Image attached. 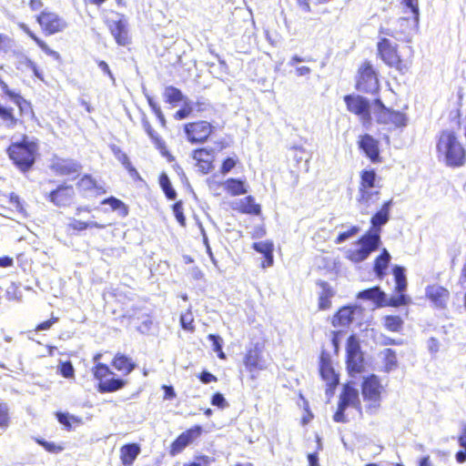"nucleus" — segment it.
<instances>
[{
    "instance_id": "f257e3e1",
    "label": "nucleus",
    "mask_w": 466,
    "mask_h": 466,
    "mask_svg": "<svg viewBox=\"0 0 466 466\" xmlns=\"http://www.w3.org/2000/svg\"><path fill=\"white\" fill-rule=\"evenodd\" d=\"M437 154L440 161L451 167H462L466 162V154L462 144L453 131L444 130L437 143Z\"/></svg>"
},
{
    "instance_id": "f03ea898",
    "label": "nucleus",
    "mask_w": 466,
    "mask_h": 466,
    "mask_svg": "<svg viewBox=\"0 0 466 466\" xmlns=\"http://www.w3.org/2000/svg\"><path fill=\"white\" fill-rule=\"evenodd\" d=\"M37 146L35 141L24 137L22 141L14 142L8 147V155L14 163L23 171L29 169L35 163Z\"/></svg>"
},
{
    "instance_id": "7ed1b4c3",
    "label": "nucleus",
    "mask_w": 466,
    "mask_h": 466,
    "mask_svg": "<svg viewBox=\"0 0 466 466\" xmlns=\"http://www.w3.org/2000/svg\"><path fill=\"white\" fill-rule=\"evenodd\" d=\"M411 14V17H400L392 29L391 35L400 41L410 42L412 35L418 30L419 26V4L418 0L412 2V5L408 1L401 2Z\"/></svg>"
},
{
    "instance_id": "20e7f679",
    "label": "nucleus",
    "mask_w": 466,
    "mask_h": 466,
    "mask_svg": "<svg viewBox=\"0 0 466 466\" xmlns=\"http://www.w3.org/2000/svg\"><path fill=\"white\" fill-rule=\"evenodd\" d=\"M377 175L374 170H364L361 173L359 203L367 209L379 200Z\"/></svg>"
},
{
    "instance_id": "39448f33",
    "label": "nucleus",
    "mask_w": 466,
    "mask_h": 466,
    "mask_svg": "<svg viewBox=\"0 0 466 466\" xmlns=\"http://www.w3.org/2000/svg\"><path fill=\"white\" fill-rule=\"evenodd\" d=\"M380 241L379 232L368 233L356 243L357 248L348 250L347 258L354 263L361 262L378 248Z\"/></svg>"
},
{
    "instance_id": "423d86ee",
    "label": "nucleus",
    "mask_w": 466,
    "mask_h": 466,
    "mask_svg": "<svg viewBox=\"0 0 466 466\" xmlns=\"http://www.w3.org/2000/svg\"><path fill=\"white\" fill-rule=\"evenodd\" d=\"M378 51L381 59L390 67H395L399 72L404 74L410 68V63L401 60L397 53V46L390 40L383 38L378 43Z\"/></svg>"
},
{
    "instance_id": "0eeeda50",
    "label": "nucleus",
    "mask_w": 466,
    "mask_h": 466,
    "mask_svg": "<svg viewBox=\"0 0 466 466\" xmlns=\"http://www.w3.org/2000/svg\"><path fill=\"white\" fill-rule=\"evenodd\" d=\"M374 114L379 123L393 125L396 127L407 125V117L403 113L385 107L380 99L375 100Z\"/></svg>"
},
{
    "instance_id": "6e6552de",
    "label": "nucleus",
    "mask_w": 466,
    "mask_h": 466,
    "mask_svg": "<svg viewBox=\"0 0 466 466\" xmlns=\"http://www.w3.org/2000/svg\"><path fill=\"white\" fill-rule=\"evenodd\" d=\"M36 21L46 35H55L64 31L67 23L57 14L44 10L36 17Z\"/></svg>"
},
{
    "instance_id": "1a4fd4ad",
    "label": "nucleus",
    "mask_w": 466,
    "mask_h": 466,
    "mask_svg": "<svg viewBox=\"0 0 466 466\" xmlns=\"http://www.w3.org/2000/svg\"><path fill=\"white\" fill-rule=\"evenodd\" d=\"M344 101L347 109L357 115L363 123L370 121V104L367 98L358 95H347L344 96Z\"/></svg>"
},
{
    "instance_id": "9d476101",
    "label": "nucleus",
    "mask_w": 466,
    "mask_h": 466,
    "mask_svg": "<svg viewBox=\"0 0 466 466\" xmlns=\"http://www.w3.org/2000/svg\"><path fill=\"white\" fill-rule=\"evenodd\" d=\"M362 396L364 400L370 401L369 410H376L380 406V383L377 376L370 375L363 380Z\"/></svg>"
},
{
    "instance_id": "9b49d317",
    "label": "nucleus",
    "mask_w": 466,
    "mask_h": 466,
    "mask_svg": "<svg viewBox=\"0 0 466 466\" xmlns=\"http://www.w3.org/2000/svg\"><path fill=\"white\" fill-rule=\"evenodd\" d=\"M347 368L350 373H360L363 369L360 346L354 336H350L347 342Z\"/></svg>"
},
{
    "instance_id": "f8f14e48",
    "label": "nucleus",
    "mask_w": 466,
    "mask_h": 466,
    "mask_svg": "<svg viewBox=\"0 0 466 466\" xmlns=\"http://www.w3.org/2000/svg\"><path fill=\"white\" fill-rule=\"evenodd\" d=\"M379 88V80L371 65L365 63L360 69L357 89L361 92L374 93Z\"/></svg>"
},
{
    "instance_id": "ddd939ff",
    "label": "nucleus",
    "mask_w": 466,
    "mask_h": 466,
    "mask_svg": "<svg viewBox=\"0 0 466 466\" xmlns=\"http://www.w3.org/2000/svg\"><path fill=\"white\" fill-rule=\"evenodd\" d=\"M212 131L211 125L207 121L189 123L185 126V132L191 143H201L207 140Z\"/></svg>"
},
{
    "instance_id": "4468645a",
    "label": "nucleus",
    "mask_w": 466,
    "mask_h": 466,
    "mask_svg": "<svg viewBox=\"0 0 466 466\" xmlns=\"http://www.w3.org/2000/svg\"><path fill=\"white\" fill-rule=\"evenodd\" d=\"M393 275L395 279V291L398 293L397 297L390 299V304L392 306H400L406 304L407 298L403 292L407 289V279L405 275V268L401 266H395L393 268Z\"/></svg>"
},
{
    "instance_id": "2eb2a0df",
    "label": "nucleus",
    "mask_w": 466,
    "mask_h": 466,
    "mask_svg": "<svg viewBox=\"0 0 466 466\" xmlns=\"http://www.w3.org/2000/svg\"><path fill=\"white\" fill-rule=\"evenodd\" d=\"M201 432V426H195L182 432L172 443L170 454L175 456L180 453L187 445H189L194 440L200 436Z\"/></svg>"
},
{
    "instance_id": "dca6fc26",
    "label": "nucleus",
    "mask_w": 466,
    "mask_h": 466,
    "mask_svg": "<svg viewBox=\"0 0 466 466\" xmlns=\"http://www.w3.org/2000/svg\"><path fill=\"white\" fill-rule=\"evenodd\" d=\"M51 169L57 175H77L81 170V165L73 159L55 158L51 164Z\"/></svg>"
},
{
    "instance_id": "f3484780",
    "label": "nucleus",
    "mask_w": 466,
    "mask_h": 466,
    "mask_svg": "<svg viewBox=\"0 0 466 466\" xmlns=\"http://www.w3.org/2000/svg\"><path fill=\"white\" fill-rule=\"evenodd\" d=\"M75 196V191L71 186H60L49 194V199L57 207L69 206Z\"/></svg>"
},
{
    "instance_id": "a211bd4d",
    "label": "nucleus",
    "mask_w": 466,
    "mask_h": 466,
    "mask_svg": "<svg viewBox=\"0 0 466 466\" xmlns=\"http://www.w3.org/2000/svg\"><path fill=\"white\" fill-rule=\"evenodd\" d=\"M359 146L373 163L380 161L379 143L370 135L361 136Z\"/></svg>"
},
{
    "instance_id": "6ab92c4d",
    "label": "nucleus",
    "mask_w": 466,
    "mask_h": 466,
    "mask_svg": "<svg viewBox=\"0 0 466 466\" xmlns=\"http://www.w3.org/2000/svg\"><path fill=\"white\" fill-rule=\"evenodd\" d=\"M426 296L435 307L442 309L449 300L450 292L441 286L432 285L426 289Z\"/></svg>"
},
{
    "instance_id": "aec40b11",
    "label": "nucleus",
    "mask_w": 466,
    "mask_h": 466,
    "mask_svg": "<svg viewBox=\"0 0 466 466\" xmlns=\"http://www.w3.org/2000/svg\"><path fill=\"white\" fill-rule=\"evenodd\" d=\"M107 25L112 35L118 45L126 46L128 44L127 23L124 20H108Z\"/></svg>"
},
{
    "instance_id": "412c9836",
    "label": "nucleus",
    "mask_w": 466,
    "mask_h": 466,
    "mask_svg": "<svg viewBox=\"0 0 466 466\" xmlns=\"http://www.w3.org/2000/svg\"><path fill=\"white\" fill-rule=\"evenodd\" d=\"M339 405L347 409L350 406L359 408L360 399L358 390L350 385H346L339 396Z\"/></svg>"
},
{
    "instance_id": "4be33fe9",
    "label": "nucleus",
    "mask_w": 466,
    "mask_h": 466,
    "mask_svg": "<svg viewBox=\"0 0 466 466\" xmlns=\"http://www.w3.org/2000/svg\"><path fill=\"white\" fill-rule=\"evenodd\" d=\"M364 318L363 310L358 306H346L336 314L334 320H358Z\"/></svg>"
},
{
    "instance_id": "5701e85b",
    "label": "nucleus",
    "mask_w": 466,
    "mask_h": 466,
    "mask_svg": "<svg viewBox=\"0 0 466 466\" xmlns=\"http://www.w3.org/2000/svg\"><path fill=\"white\" fill-rule=\"evenodd\" d=\"M253 248L261 253L265 257V260L261 263L263 268L273 265V244L269 241H259L253 244Z\"/></svg>"
},
{
    "instance_id": "b1692460",
    "label": "nucleus",
    "mask_w": 466,
    "mask_h": 466,
    "mask_svg": "<svg viewBox=\"0 0 466 466\" xmlns=\"http://www.w3.org/2000/svg\"><path fill=\"white\" fill-rule=\"evenodd\" d=\"M358 299L371 300L379 306H383L386 304V295L383 291L380 290L379 287H374L360 291L358 294Z\"/></svg>"
},
{
    "instance_id": "393cba45",
    "label": "nucleus",
    "mask_w": 466,
    "mask_h": 466,
    "mask_svg": "<svg viewBox=\"0 0 466 466\" xmlns=\"http://www.w3.org/2000/svg\"><path fill=\"white\" fill-rule=\"evenodd\" d=\"M140 448L136 443L126 444L120 449V457L125 466H131L138 456Z\"/></svg>"
},
{
    "instance_id": "a878e982",
    "label": "nucleus",
    "mask_w": 466,
    "mask_h": 466,
    "mask_svg": "<svg viewBox=\"0 0 466 466\" xmlns=\"http://www.w3.org/2000/svg\"><path fill=\"white\" fill-rule=\"evenodd\" d=\"M235 204H236V208H234L238 209L242 213L253 214V215H258L260 213L259 205L255 203V199L251 196L246 197V198L238 200Z\"/></svg>"
},
{
    "instance_id": "bb28decb",
    "label": "nucleus",
    "mask_w": 466,
    "mask_h": 466,
    "mask_svg": "<svg viewBox=\"0 0 466 466\" xmlns=\"http://www.w3.org/2000/svg\"><path fill=\"white\" fill-rule=\"evenodd\" d=\"M244 363L250 371L263 370L266 367L265 361L260 359L257 349L250 350L246 354Z\"/></svg>"
},
{
    "instance_id": "cd10ccee",
    "label": "nucleus",
    "mask_w": 466,
    "mask_h": 466,
    "mask_svg": "<svg viewBox=\"0 0 466 466\" xmlns=\"http://www.w3.org/2000/svg\"><path fill=\"white\" fill-rule=\"evenodd\" d=\"M220 186H222L232 196H238L247 193L245 182L240 179L228 178Z\"/></svg>"
},
{
    "instance_id": "c85d7f7f",
    "label": "nucleus",
    "mask_w": 466,
    "mask_h": 466,
    "mask_svg": "<svg viewBox=\"0 0 466 466\" xmlns=\"http://www.w3.org/2000/svg\"><path fill=\"white\" fill-rule=\"evenodd\" d=\"M392 205V200L385 202L380 208L371 218V224L374 228H380L385 225L390 218V209Z\"/></svg>"
},
{
    "instance_id": "c756f323",
    "label": "nucleus",
    "mask_w": 466,
    "mask_h": 466,
    "mask_svg": "<svg viewBox=\"0 0 466 466\" xmlns=\"http://www.w3.org/2000/svg\"><path fill=\"white\" fill-rule=\"evenodd\" d=\"M16 68L21 71L32 70L35 76L43 80V75L36 65L26 56L21 55L17 57Z\"/></svg>"
},
{
    "instance_id": "7c9ffc66",
    "label": "nucleus",
    "mask_w": 466,
    "mask_h": 466,
    "mask_svg": "<svg viewBox=\"0 0 466 466\" xmlns=\"http://www.w3.org/2000/svg\"><path fill=\"white\" fill-rule=\"evenodd\" d=\"M390 258V253L384 248L382 253L375 259L374 271L380 279L385 275V270L389 266Z\"/></svg>"
},
{
    "instance_id": "2f4dec72",
    "label": "nucleus",
    "mask_w": 466,
    "mask_h": 466,
    "mask_svg": "<svg viewBox=\"0 0 466 466\" xmlns=\"http://www.w3.org/2000/svg\"><path fill=\"white\" fill-rule=\"evenodd\" d=\"M125 385V380L122 379H105L98 384V390L101 393L112 392L120 390Z\"/></svg>"
},
{
    "instance_id": "473e14b6",
    "label": "nucleus",
    "mask_w": 466,
    "mask_h": 466,
    "mask_svg": "<svg viewBox=\"0 0 466 466\" xmlns=\"http://www.w3.org/2000/svg\"><path fill=\"white\" fill-rule=\"evenodd\" d=\"M320 374L324 380L332 387L339 383V378L336 375L334 370L329 363L326 362L323 359L321 360Z\"/></svg>"
},
{
    "instance_id": "72a5a7b5",
    "label": "nucleus",
    "mask_w": 466,
    "mask_h": 466,
    "mask_svg": "<svg viewBox=\"0 0 466 466\" xmlns=\"http://www.w3.org/2000/svg\"><path fill=\"white\" fill-rule=\"evenodd\" d=\"M113 366L119 371H123L126 374L130 373L134 370V364L131 360L125 355H116L113 360Z\"/></svg>"
},
{
    "instance_id": "f704fd0d",
    "label": "nucleus",
    "mask_w": 466,
    "mask_h": 466,
    "mask_svg": "<svg viewBox=\"0 0 466 466\" xmlns=\"http://www.w3.org/2000/svg\"><path fill=\"white\" fill-rule=\"evenodd\" d=\"M319 286L321 288V291L319 298V307L320 309H326L330 305L329 299L333 296V291L329 284L325 282H321Z\"/></svg>"
},
{
    "instance_id": "c9c22d12",
    "label": "nucleus",
    "mask_w": 466,
    "mask_h": 466,
    "mask_svg": "<svg viewBox=\"0 0 466 466\" xmlns=\"http://www.w3.org/2000/svg\"><path fill=\"white\" fill-rule=\"evenodd\" d=\"M111 149L116 158L128 170L130 175L137 174L126 153L115 145L111 147Z\"/></svg>"
},
{
    "instance_id": "e433bc0d",
    "label": "nucleus",
    "mask_w": 466,
    "mask_h": 466,
    "mask_svg": "<svg viewBox=\"0 0 466 466\" xmlns=\"http://www.w3.org/2000/svg\"><path fill=\"white\" fill-rule=\"evenodd\" d=\"M106 225L100 224L96 221H90V222H84L76 218L71 219V221L68 224V228L76 230V231H82L88 228H104Z\"/></svg>"
},
{
    "instance_id": "4c0bfd02",
    "label": "nucleus",
    "mask_w": 466,
    "mask_h": 466,
    "mask_svg": "<svg viewBox=\"0 0 466 466\" xmlns=\"http://www.w3.org/2000/svg\"><path fill=\"white\" fill-rule=\"evenodd\" d=\"M159 184H160L163 191L165 192L166 197L168 199L173 200L176 198L177 193H176L175 189L172 187L171 182L167 174H165V173L161 174V176L159 177Z\"/></svg>"
},
{
    "instance_id": "58836bf2",
    "label": "nucleus",
    "mask_w": 466,
    "mask_h": 466,
    "mask_svg": "<svg viewBox=\"0 0 466 466\" xmlns=\"http://www.w3.org/2000/svg\"><path fill=\"white\" fill-rule=\"evenodd\" d=\"M458 441L463 451H457L455 458L459 463H463L466 461V423L462 426V431L459 436Z\"/></svg>"
},
{
    "instance_id": "ea45409f",
    "label": "nucleus",
    "mask_w": 466,
    "mask_h": 466,
    "mask_svg": "<svg viewBox=\"0 0 466 466\" xmlns=\"http://www.w3.org/2000/svg\"><path fill=\"white\" fill-rule=\"evenodd\" d=\"M143 127L157 148H165V144L163 140L159 137L157 133L153 129V127L147 119L143 120Z\"/></svg>"
},
{
    "instance_id": "a19ab883",
    "label": "nucleus",
    "mask_w": 466,
    "mask_h": 466,
    "mask_svg": "<svg viewBox=\"0 0 466 466\" xmlns=\"http://www.w3.org/2000/svg\"><path fill=\"white\" fill-rule=\"evenodd\" d=\"M102 204H107L111 207L113 210H117L119 212V215L122 217H125L127 215V208L125 206V204L116 198H109L105 200H103Z\"/></svg>"
},
{
    "instance_id": "79ce46f5",
    "label": "nucleus",
    "mask_w": 466,
    "mask_h": 466,
    "mask_svg": "<svg viewBox=\"0 0 466 466\" xmlns=\"http://www.w3.org/2000/svg\"><path fill=\"white\" fill-rule=\"evenodd\" d=\"M382 355L385 360V367L387 370H391L397 366L396 353L391 349H385L382 351Z\"/></svg>"
},
{
    "instance_id": "37998d69",
    "label": "nucleus",
    "mask_w": 466,
    "mask_h": 466,
    "mask_svg": "<svg viewBox=\"0 0 466 466\" xmlns=\"http://www.w3.org/2000/svg\"><path fill=\"white\" fill-rule=\"evenodd\" d=\"M57 420L67 429L71 428V422L81 423V419L66 412H56Z\"/></svg>"
},
{
    "instance_id": "c03bdc74",
    "label": "nucleus",
    "mask_w": 466,
    "mask_h": 466,
    "mask_svg": "<svg viewBox=\"0 0 466 466\" xmlns=\"http://www.w3.org/2000/svg\"><path fill=\"white\" fill-rule=\"evenodd\" d=\"M165 96L169 103H177L183 99L181 91L173 86H168L165 89Z\"/></svg>"
},
{
    "instance_id": "a18cd8bd",
    "label": "nucleus",
    "mask_w": 466,
    "mask_h": 466,
    "mask_svg": "<svg viewBox=\"0 0 466 466\" xmlns=\"http://www.w3.org/2000/svg\"><path fill=\"white\" fill-rule=\"evenodd\" d=\"M208 339L212 342L213 350L218 353V357L221 360L226 359V355L222 350V339L218 335L209 334Z\"/></svg>"
},
{
    "instance_id": "49530a36",
    "label": "nucleus",
    "mask_w": 466,
    "mask_h": 466,
    "mask_svg": "<svg viewBox=\"0 0 466 466\" xmlns=\"http://www.w3.org/2000/svg\"><path fill=\"white\" fill-rule=\"evenodd\" d=\"M193 158L196 160V159H199V158H203V160L205 159H209V160H214L215 158V151L210 148H200V149H196L194 150L193 152Z\"/></svg>"
},
{
    "instance_id": "de8ad7c7",
    "label": "nucleus",
    "mask_w": 466,
    "mask_h": 466,
    "mask_svg": "<svg viewBox=\"0 0 466 466\" xmlns=\"http://www.w3.org/2000/svg\"><path fill=\"white\" fill-rule=\"evenodd\" d=\"M15 104L19 107L22 114L31 116L33 115L30 104L25 101L23 97L17 96L15 98H14Z\"/></svg>"
},
{
    "instance_id": "09e8293b",
    "label": "nucleus",
    "mask_w": 466,
    "mask_h": 466,
    "mask_svg": "<svg viewBox=\"0 0 466 466\" xmlns=\"http://www.w3.org/2000/svg\"><path fill=\"white\" fill-rule=\"evenodd\" d=\"M109 374H112L108 367L105 364L99 363L96 366L94 376L96 379L99 380V382L101 380H104L106 377Z\"/></svg>"
},
{
    "instance_id": "8fccbe9b",
    "label": "nucleus",
    "mask_w": 466,
    "mask_h": 466,
    "mask_svg": "<svg viewBox=\"0 0 466 466\" xmlns=\"http://www.w3.org/2000/svg\"><path fill=\"white\" fill-rule=\"evenodd\" d=\"M59 371L64 378L71 379L74 377L75 370L70 361L61 362Z\"/></svg>"
},
{
    "instance_id": "3c124183",
    "label": "nucleus",
    "mask_w": 466,
    "mask_h": 466,
    "mask_svg": "<svg viewBox=\"0 0 466 466\" xmlns=\"http://www.w3.org/2000/svg\"><path fill=\"white\" fill-rule=\"evenodd\" d=\"M360 231V228L357 226L351 227V228L348 231L340 233L337 239L335 240L336 244H341L350 238L355 236Z\"/></svg>"
},
{
    "instance_id": "603ef678",
    "label": "nucleus",
    "mask_w": 466,
    "mask_h": 466,
    "mask_svg": "<svg viewBox=\"0 0 466 466\" xmlns=\"http://www.w3.org/2000/svg\"><path fill=\"white\" fill-rule=\"evenodd\" d=\"M78 187L83 190H91L96 187V181L90 176H85L79 180Z\"/></svg>"
},
{
    "instance_id": "864d4df0",
    "label": "nucleus",
    "mask_w": 466,
    "mask_h": 466,
    "mask_svg": "<svg viewBox=\"0 0 466 466\" xmlns=\"http://www.w3.org/2000/svg\"><path fill=\"white\" fill-rule=\"evenodd\" d=\"M173 212L178 223L181 226H185L186 218L183 215L182 203L180 201L173 205Z\"/></svg>"
},
{
    "instance_id": "5fc2aeb1",
    "label": "nucleus",
    "mask_w": 466,
    "mask_h": 466,
    "mask_svg": "<svg viewBox=\"0 0 466 466\" xmlns=\"http://www.w3.org/2000/svg\"><path fill=\"white\" fill-rule=\"evenodd\" d=\"M13 46V40L6 35L0 34V51L8 52Z\"/></svg>"
},
{
    "instance_id": "6e6d98bb",
    "label": "nucleus",
    "mask_w": 466,
    "mask_h": 466,
    "mask_svg": "<svg viewBox=\"0 0 466 466\" xmlns=\"http://www.w3.org/2000/svg\"><path fill=\"white\" fill-rule=\"evenodd\" d=\"M8 408L6 404L0 403V427L5 429L8 426Z\"/></svg>"
},
{
    "instance_id": "4d7b16f0",
    "label": "nucleus",
    "mask_w": 466,
    "mask_h": 466,
    "mask_svg": "<svg viewBox=\"0 0 466 466\" xmlns=\"http://www.w3.org/2000/svg\"><path fill=\"white\" fill-rule=\"evenodd\" d=\"M37 442L41 446H43L46 449V451L52 452V453H58V452L62 451V450H63L62 447L57 446L54 442H49V441H46L44 440H37Z\"/></svg>"
},
{
    "instance_id": "13d9d810",
    "label": "nucleus",
    "mask_w": 466,
    "mask_h": 466,
    "mask_svg": "<svg viewBox=\"0 0 466 466\" xmlns=\"http://www.w3.org/2000/svg\"><path fill=\"white\" fill-rule=\"evenodd\" d=\"M36 45L48 56L54 57L55 59L58 60L60 58V55L51 48L48 47V46L41 39H36Z\"/></svg>"
},
{
    "instance_id": "bf43d9fd",
    "label": "nucleus",
    "mask_w": 466,
    "mask_h": 466,
    "mask_svg": "<svg viewBox=\"0 0 466 466\" xmlns=\"http://www.w3.org/2000/svg\"><path fill=\"white\" fill-rule=\"evenodd\" d=\"M196 161L198 162L197 165H198L199 170L204 174L208 173L209 170L212 168L213 160H209V159L203 160V158H199V159H196Z\"/></svg>"
},
{
    "instance_id": "052dcab7",
    "label": "nucleus",
    "mask_w": 466,
    "mask_h": 466,
    "mask_svg": "<svg viewBox=\"0 0 466 466\" xmlns=\"http://www.w3.org/2000/svg\"><path fill=\"white\" fill-rule=\"evenodd\" d=\"M211 403L212 405L217 406L218 408H224L228 406L226 399L219 392H217L212 396Z\"/></svg>"
},
{
    "instance_id": "680f3d73",
    "label": "nucleus",
    "mask_w": 466,
    "mask_h": 466,
    "mask_svg": "<svg viewBox=\"0 0 466 466\" xmlns=\"http://www.w3.org/2000/svg\"><path fill=\"white\" fill-rule=\"evenodd\" d=\"M0 116L3 120L9 122L10 126H14L16 123V119L15 118L11 109L5 108Z\"/></svg>"
},
{
    "instance_id": "e2e57ef3",
    "label": "nucleus",
    "mask_w": 466,
    "mask_h": 466,
    "mask_svg": "<svg viewBox=\"0 0 466 466\" xmlns=\"http://www.w3.org/2000/svg\"><path fill=\"white\" fill-rule=\"evenodd\" d=\"M346 409L338 405V410L337 411L335 412L334 416H333V420L334 421L336 422H347L348 420L346 419V416L344 414Z\"/></svg>"
},
{
    "instance_id": "0e129e2a",
    "label": "nucleus",
    "mask_w": 466,
    "mask_h": 466,
    "mask_svg": "<svg viewBox=\"0 0 466 466\" xmlns=\"http://www.w3.org/2000/svg\"><path fill=\"white\" fill-rule=\"evenodd\" d=\"M235 166L236 161L231 157H228L222 164L221 173L224 175L228 174Z\"/></svg>"
},
{
    "instance_id": "69168bd1",
    "label": "nucleus",
    "mask_w": 466,
    "mask_h": 466,
    "mask_svg": "<svg viewBox=\"0 0 466 466\" xmlns=\"http://www.w3.org/2000/svg\"><path fill=\"white\" fill-rule=\"evenodd\" d=\"M192 111V108L187 105L186 104L185 106L181 109H179L177 113H176V118L177 119H184L186 117H187L189 116V114L191 113Z\"/></svg>"
},
{
    "instance_id": "338daca9",
    "label": "nucleus",
    "mask_w": 466,
    "mask_h": 466,
    "mask_svg": "<svg viewBox=\"0 0 466 466\" xmlns=\"http://www.w3.org/2000/svg\"><path fill=\"white\" fill-rule=\"evenodd\" d=\"M199 380L205 384L210 383L212 381H217V378L207 370H204L200 373Z\"/></svg>"
},
{
    "instance_id": "774afa93",
    "label": "nucleus",
    "mask_w": 466,
    "mask_h": 466,
    "mask_svg": "<svg viewBox=\"0 0 466 466\" xmlns=\"http://www.w3.org/2000/svg\"><path fill=\"white\" fill-rule=\"evenodd\" d=\"M428 350L431 354H436L439 351V341L435 338H431L428 340Z\"/></svg>"
}]
</instances>
